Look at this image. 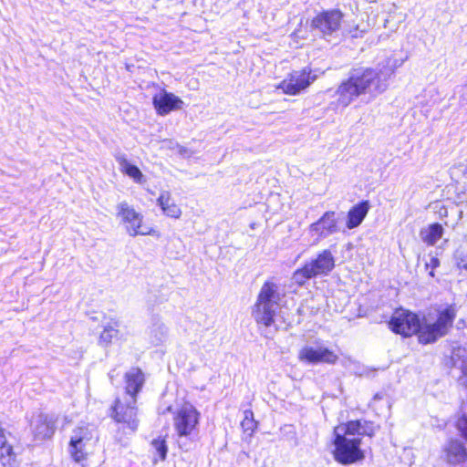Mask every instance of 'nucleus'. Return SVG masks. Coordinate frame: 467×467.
Segmentation results:
<instances>
[{
  "mask_svg": "<svg viewBox=\"0 0 467 467\" xmlns=\"http://www.w3.org/2000/svg\"><path fill=\"white\" fill-rule=\"evenodd\" d=\"M400 65L401 62L397 59H388L384 65H379L375 68L354 69L337 89V104L348 107L362 95L376 98L388 88L389 79Z\"/></svg>",
  "mask_w": 467,
  "mask_h": 467,
  "instance_id": "obj_1",
  "label": "nucleus"
},
{
  "mask_svg": "<svg viewBox=\"0 0 467 467\" xmlns=\"http://www.w3.org/2000/svg\"><path fill=\"white\" fill-rule=\"evenodd\" d=\"M282 295L279 286L273 282H265L257 296L252 315L258 324L270 327L280 308Z\"/></svg>",
  "mask_w": 467,
  "mask_h": 467,
  "instance_id": "obj_2",
  "label": "nucleus"
},
{
  "mask_svg": "<svg viewBox=\"0 0 467 467\" xmlns=\"http://www.w3.org/2000/svg\"><path fill=\"white\" fill-rule=\"evenodd\" d=\"M200 413L192 404L182 405L173 416V428L181 449L188 451L198 435Z\"/></svg>",
  "mask_w": 467,
  "mask_h": 467,
  "instance_id": "obj_3",
  "label": "nucleus"
},
{
  "mask_svg": "<svg viewBox=\"0 0 467 467\" xmlns=\"http://www.w3.org/2000/svg\"><path fill=\"white\" fill-rule=\"evenodd\" d=\"M455 317V307L449 306L439 311L436 321L431 322L429 319H425V322L420 325L419 332L420 342L429 344L445 336L452 326Z\"/></svg>",
  "mask_w": 467,
  "mask_h": 467,
  "instance_id": "obj_4",
  "label": "nucleus"
},
{
  "mask_svg": "<svg viewBox=\"0 0 467 467\" xmlns=\"http://www.w3.org/2000/svg\"><path fill=\"white\" fill-rule=\"evenodd\" d=\"M335 267V257L329 249L321 251L315 259L306 263L293 274L294 283L302 285L308 279L317 275H327Z\"/></svg>",
  "mask_w": 467,
  "mask_h": 467,
  "instance_id": "obj_5",
  "label": "nucleus"
},
{
  "mask_svg": "<svg viewBox=\"0 0 467 467\" xmlns=\"http://www.w3.org/2000/svg\"><path fill=\"white\" fill-rule=\"evenodd\" d=\"M360 438L336 437L335 459L342 464H350L364 458Z\"/></svg>",
  "mask_w": 467,
  "mask_h": 467,
  "instance_id": "obj_6",
  "label": "nucleus"
},
{
  "mask_svg": "<svg viewBox=\"0 0 467 467\" xmlns=\"http://www.w3.org/2000/svg\"><path fill=\"white\" fill-rule=\"evenodd\" d=\"M136 403L137 398H125L124 401L117 400L112 408V418L117 422L125 424L132 432L139 426Z\"/></svg>",
  "mask_w": 467,
  "mask_h": 467,
  "instance_id": "obj_7",
  "label": "nucleus"
},
{
  "mask_svg": "<svg viewBox=\"0 0 467 467\" xmlns=\"http://www.w3.org/2000/svg\"><path fill=\"white\" fill-rule=\"evenodd\" d=\"M389 327L397 334L410 337L420 332V322L417 315L404 309H399L393 313Z\"/></svg>",
  "mask_w": 467,
  "mask_h": 467,
  "instance_id": "obj_8",
  "label": "nucleus"
},
{
  "mask_svg": "<svg viewBox=\"0 0 467 467\" xmlns=\"http://www.w3.org/2000/svg\"><path fill=\"white\" fill-rule=\"evenodd\" d=\"M117 210V215L121 218V221L126 225L127 232L130 236L150 234V230L142 226L143 216L140 213H137L126 202L119 203Z\"/></svg>",
  "mask_w": 467,
  "mask_h": 467,
  "instance_id": "obj_9",
  "label": "nucleus"
},
{
  "mask_svg": "<svg viewBox=\"0 0 467 467\" xmlns=\"http://www.w3.org/2000/svg\"><path fill=\"white\" fill-rule=\"evenodd\" d=\"M317 78L316 75H312L309 67L302 70L293 71L289 77L284 79L278 86L284 93L288 95H296L306 88Z\"/></svg>",
  "mask_w": 467,
  "mask_h": 467,
  "instance_id": "obj_10",
  "label": "nucleus"
},
{
  "mask_svg": "<svg viewBox=\"0 0 467 467\" xmlns=\"http://www.w3.org/2000/svg\"><path fill=\"white\" fill-rule=\"evenodd\" d=\"M441 460L453 467L467 462L466 445L459 439L448 440L441 448Z\"/></svg>",
  "mask_w": 467,
  "mask_h": 467,
  "instance_id": "obj_11",
  "label": "nucleus"
},
{
  "mask_svg": "<svg viewBox=\"0 0 467 467\" xmlns=\"http://www.w3.org/2000/svg\"><path fill=\"white\" fill-rule=\"evenodd\" d=\"M342 16L338 10L323 12L313 18L311 27L324 36H331L339 29Z\"/></svg>",
  "mask_w": 467,
  "mask_h": 467,
  "instance_id": "obj_12",
  "label": "nucleus"
},
{
  "mask_svg": "<svg viewBox=\"0 0 467 467\" xmlns=\"http://www.w3.org/2000/svg\"><path fill=\"white\" fill-rule=\"evenodd\" d=\"M335 215V212H326L318 221L309 225L308 233L315 237V243H318L321 239L327 238L338 231Z\"/></svg>",
  "mask_w": 467,
  "mask_h": 467,
  "instance_id": "obj_13",
  "label": "nucleus"
},
{
  "mask_svg": "<svg viewBox=\"0 0 467 467\" xmlns=\"http://www.w3.org/2000/svg\"><path fill=\"white\" fill-rule=\"evenodd\" d=\"M91 439L92 433L88 427H78L73 431L68 450L75 462H79L86 458V446Z\"/></svg>",
  "mask_w": 467,
  "mask_h": 467,
  "instance_id": "obj_14",
  "label": "nucleus"
},
{
  "mask_svg": "<svg viewBox=\"0 0 467 467\" xmlns=\"http://www.w3.org/2000/svg\"><path fill=\"white\" fill-rule=\"evenodd\" d=\"M57 418L55 415L39 413L33 418L31 428L36 440H46L53 436L56 430Z\"/></svg>",
  "mask_w": 467,
  "mask_h": 467,
  "instance_id": "obj_15",
  "label": "nucleus"
},
{
  "mask_svg": "<svg viewBox=\"0 0 467 467\" xmlns=\"http://www.w3.org/2000/svg\"><path fill=\"white\" fill-rule=\"evenodd\" d=\"M301 361L308 363H327L335 364L337 360V356L331 350L324 347H309L303 348L298 354Z\"/></svg>",
  "mask_w": 467,
  "mask_h": 467,
  "instance_id": "obj_16",
  "label": "nucleus"
},
{
  "mask_svg": "<svg viewBox=\"0 0 467 467\" xmlns=\"http://www.w3.org/2000/svg\"><path fill=\"white\" fill-rule=\"evenodd\" d=\"M153 105L160 115L182 109L183 101L172 93L161 90L153 97Z\"/></svg>",
  "mask_w": 467,
  "mask_h": 467,
  "instance_id": "obj_17",
  "label": "nucleus"
},
{
  "mask_svg": "<svg viewBox=\"0 0 467 467\" xmlns=\"http://www.w3.org/2000/svg\"><path fill=\"white\" fill-rule=\"evenodd\" d=\"M13 440L11 432L0 426V462L4 467H14L16 462Z\"/></svg>",
  "mask_w": 467,
  "mask_h": 467,
  "instance_id": "obj_18",
  "label": "nucleus"
},
{
  "mask_svg": "<svg viewBox=\"0 0 467 467\" xmlns=\"http://www.w3.org/2000/svg\"><path fill=\"white\" fill-rule=\"evenodd\" d=\"M125 398H137L145 382L144 374L139 368H132L125 374Z\"/></svg>",
  "mask_w": 467,
  "mask_h": 467,
  "instance_id": "obj_19",
  "label": "nucleus"
},
{
  "mask_svg": "<svg viewBox=\"0 0 467 467\" xmlns=\"http://www.w3.org/2000/svg\"><path fill=\"white\" fill-rule=\"evenodd\" d=\"M115 158L119 165V170L121 172L128 175L137 183H142L145 182L144 175L140 170L137 166L130 163L124 154H117Z\"/></svg>",
  "mask_w": 467,
  "mask_h": 467,
  "instance_id": "obj_20",
  "label": "nucleus"
},
{
  "mask_svg": "<svg viewBox=\"0 0 467 467\" xmlns=\"http://www.w3.org/2000/svg\"><path fill=\"white\" fill-rule=\"evenodd\" d=\"M368 202H362L352 207L348 213L347 227L353 229L358 227L368 212Z\"/></svg>",
  "mask_w": 467,
  "mask_h": 467,
  "instance_id": "obj_21",
  "label": "nucleus"
},
{
  "mask_svg": "<svg viewBox=\"0 0 467 467\" xmlns=\"http://www.w3.org/2000/svg\"><path fill=\"white\" fill-rule=\"evenodd\" d=\"M158 203L167 216L175 219L181 216L182 210L171 199L170 192H162L158 198Z\"/></svg>",
  "mask_w": 467,
  "mask_h": 467,
  "instance_id": "obj_22",
  "label": "nucleus"
},
{
  "mask_svg": "<svg viewBox=\"0 0 467 467\" xmlns=\"http://www.w3.org/2000/svg\"><path fill=\"white\" fill-rule=\"evenodd\" d=\"M147 334L150 342L154 346H158L166 340L168 329L162 322L157 320L149 327Z\"/></svg>",
  "mask_w": 467,
  "mask_h": 467,
  "instance_id": "obj_23",
  "label": "nucleus"
},
{
  "mask_svg": "<svg viewBox=\"0 0 467 467\" xmlns=\"http://www.w3.org/2000/svg\"><path fill=\"white\" fill-rule=\"evenodd\" d=\"M443 234V227L440 223H432L420 233L421 240L428 245H434Z\"/></svg>",
  "mask_w": 467,
  "mask_h": 467,
  "instance_id": "obj_24",
  "label": "nucleus"
},
{
  "mask_svg": "<svg viewBox=\"0 0 467 467\" xmlns=\"http://www.w3.org/2000/svg\"><path fill=\"white\" fill-rule=\"evenodd\" d=\"M361 420H352L336 427L334 432L336 437L356 438L355 435L361 436Z\"/></svg>",
  "mask_w": 467,
  "mask_h": 467,
  "instance_id": "obj_25",
  "label": "nucleus"
},
{
  "mask_svg": "<svg viewBox=\"0 0 467 467\" xmlns=\"http://www.w3.org/2000/svg\"><path fill=\"white\" fill-rule=\"evenodd\" d=\"M241 427L244 434L247 438H251L257 428V421L254 418V412L251 410H246L244 412V419L241 421Z\"/></svg>",
  "mask_w": 467,
  "mask_h": 467,
  "instance_id": "obj_26",
  "label": "nucleus"
},
{
  "mask_svg": "<svg viewBox=\"0 0 467 467\" xmlns=\"http://www.w3.org/2000/svg\"><path fill=\"white\" fill-rule=\"evenodd\" d=\"M118 327L119 325L117 322L106 326L99 337L100 343L105 345L110 344L112 339L118 335Z\"/></svg>",
  "mask_w": 467,
  "mask_h": 467,
  "instance_id": "obj_27",
  "label": "nucleus"
},
{
  "mask_svg": "<svg viewBox=\"0 0 467 467\" xmlns=\"http://www.w3.org/2000/svg\"><path fill=\"white\" fill-rule=\"evenodd\" d=\"M152 448L156 451L158 453L160 459L161 461H164L166 459L168 448L166 445V442L163 439H155L151 441Z\"/></svg>",
  "mask_w": 467,
  "mask_h": 467,
  "instance_id": "obj_28",
  "label": "nucleus"
},
{
  "mask_svg": "<svg viewBox=\"0 0 467 467\" xmlns=\"http://www.w3.org/2000/svg\"><path fill=\"white\" fill-rule=\"evenodd\" d=\"M361 436H368L372 437L375 435L376 431L379 430V426L375 425L370 421H361Z\"/></svg>",
  "mask_w": 467,
  "mask_h": 467,
  "instance_id": "obj_29",
  "label": "nucleus"
},
{
  "mask_svg": "<svg viewBox=\"0 0 467 467\" xmlns=\"http://www.w3.org/2000/svg\"><path fill=\"white\" fill-rule=\"evenodd\" d=\"M457 429L460 431L461 435L467 440V418L462 417L457 421Z\"/></svg>",
  "mask_w": 467,
  "mask_h": 467,
  "instance_id": "obj_30",
  "label": "nucleus"
},
{
  "mask_svg": "<svg viewBox=\"0 0 467 467\" xmlns=\"http://www.w3.org/2000/svg\"><path fill=\"white\" fill-rule=\"evenodd\" d=\"M440 265V261L435 256H430V260L426 262L425 267L427 269L431 268L430 275L434 276V269Z\"/></svg>",
  "mask_w": 467,
  "mask_h": 467,
  "instance_id": "obj_31",
  "label": "nucleus"
},
{
  "mask_svg": "<svg viewBox=\"0 0 467 467\" xmlns=\"http://www.w3.org/2000/svg\"><path fill=\"white\" fill-rule=\"evenodd\" d=\"M457 265L461 269H464L467 271V255H462L457 257Z\"/></svg>",
  "mask_w": 467,
  "mask_h": 467,
  "instance_id": "obj_32",
  "label": "nucleus"
},
{
  "mask_svg": "<svg viewBox=\"0 0 467 467\" xmlns=\"http://www.w3.org/2000/svg\"><path fill=\"white\" fill-rule=\"evenodd\" d=\"M461 379L463 383L467 384V366L462 368V377Z\"/></svg>",
  "mask_w": 467,
  "mask_h": 467,
  "instance_id": "obj_33",
  "label": "nucleus"
},
{
  "mask_svg": "<svg viewBox=\"0 0 467 467\" xmlns=\"http://www.w3.org/2000/svg\"><path fill=\"white\" fill-rule=\"evenodd\" d=\"M293 36H294L295 37L305 38V36H304L303 35H301V30H300V29L296 30V31L293 33Z\"/></svg>",
  "mask_w": 467,
  "mask_h": 467,
  "instance_id": "obj_34",
  "label": "nucleus"
},
{
  "mask_svg": "<svg viewBox=\"0 0 467 467\" xmlns=\"http://www.w3.org/2000/svg\"><path fill=\"white\" fill-rule=\"evenodd\" d=\"M374 399H375V400H378V399H381V397H380V395H379V394H376V395L374 396Z\"/></svg>",
  "mask_w": 467,
  "mask_h": 467,
  "instance_id": "obj_35",
  "label": "nucleus"
}]
</instances>
